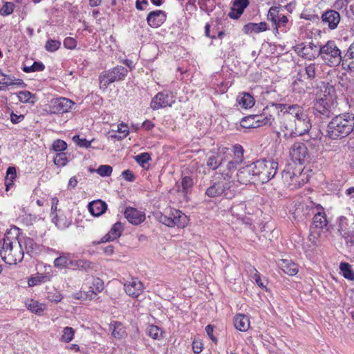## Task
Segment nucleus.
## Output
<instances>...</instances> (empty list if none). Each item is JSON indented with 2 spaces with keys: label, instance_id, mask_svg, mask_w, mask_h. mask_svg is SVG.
Listing matches in <instances>:
<instances>
[{
  "label": "nucleus",
  "instance_id": "1",
  "mask_svg": "<svg viewBox=\"0 0 354 354\" xmlns=\"http://www.w3.org/2000/svg\"><path fill=\"white\" fill-rule=\"evenodd\" d=\"M354 129V115L353 114H342L335 116L328 123L327 135L333 139L345 138Z\"/></svg>",
  "mask_w": 354,
  "mask_h": 354
},
{
  "label": "nucleus",
  "instance_id": "2",
  "mask_svg": "<svg viewBox=\"0 0 354 354\" xmlns=\"http://www.w3.org/2000/svg\"><path fill=\"white\" fill-rule=\"evenodd\" d=\"M0 257L7 264L15 265L24 258V250L21 243L16 239L4 237L0 249Z\"/></svg>",
  "mask_w": 354,
  "mask_h": 354
},
{
  "label": "nucleus",
  "instance_id": "3",
  "mask_svg": "<svg viewBox=\"0 0 354 354\" xmlns=\"http://www.w3.org/2000/svg\"><path fill=\"white\" fill-rule=\"evenodd\" d=\"M253 163L257 183H266L277 174L278 162L273 159H260Z\"/></svg>",
  "mask_w": 354,
  "mask_h": 354
},
{
  "label": "nucleus",
  "instance_id": "4",
  "mask_svg": "<svg viewBox=\"0 0 354 354\" xmlns=\"http://www.w3.org/2000/svg\"><path fill=\"white\" fill-rule=\"evenodd\" d=\"M310 128L311 123L308 116L279 125V132L286 138L303 136L308 133Z\"/></svg>",
  "mask_w": 354,
  "mask_h": 354
},
{
  "label": "nucleus",
  "instance_id": "5",
  "mask_svg": "<svg viewBox=\"0 0 354 354\" xmlns=\"http://www.w3.org/2000/svg\"><path fill=\"white\" fill-rule=\"evenodd\" d=\"M274 106L279 111V125L308 116L304 108L299 104H276Z\"/></svg>",
  "mask_w": 354,
  "mask_h": 354
},
{
  "label": "nucleus",
  "instance_id": "6",
  "mask_svg": "<svg viewBox=\"0 0 354 354\" xmlns=\"http://www.w3.org/2000/svg\"><path fill=\"white\" fill-rule=\"evenodd\" d=\"M319 57L329 66H337L342 60V51L333 40L319 46Z\"/></svg>",
  "mask_w": 354,
  "mask_h": 354
},
{
  "label": "nucleus",
  "instance_id": "7",
  "mask_svg": "<svg viewBox=\"0 0 354 354\" xmlns=\"http://www.w3.org/2000/svg\"><path fill=\"white\" fill-rule=\"evenodd\" d=\"M234 182L225 177L223 180L214 182L205 192V194L210 198L218 197L223 195L226 198H232L236 194Z\"/></svg>",
  "mask_w": 354,
  "mask_h": 354
},
{
  "label": "nucleus",
  "instance_id": "8",
  "mask_svg": "<svg viewBox=\"0 0 354 354\" xmlns=\"http://www.w3.org/2000/svg\"><path fill=\"white\" fill-rule=\"evenodd\" d=\"M127 73L128 70L122 66H116L110 70L104 71L99 76L100 86L106 88L110 84L124 80Z\"/></svg>",
  "mask_w": 354,
  "mask_h": 354
},
{
  "label": "nucleus",
  "instance_id": "9",
  "mask_svg": "<svg viewBox=\"0 0 354 354\" xmlns=\"http://www.w3.org/2000/svg\"><path fill=\"white\" fill-rule=\"evenodd\" d=\"M333 104L329 98L321 97L314 102V113L317 118L322 120L328 119L333 115Z\"/></svg>",
  "mask_w": 354,
  "mask_h": 354
},
{
  "label": "nucleus",
  "instance_id": "10",
  "mask_svg": "<svg viewBox=\"0 0 354 354\" xmlns=\"http://www.w3.org/2000/svg\"><path fill=\"white\" fill-rule=\"evenodd\" d=\"M176 101L175 96L171 92L165 91L158 93L151 100L150 106L156 110L160 108L171 106Z\"/></svg>",
  "mask_w": 354,
  "mask_h": 354
},
{
  "label": "nucleus",
  "instance_id": "11",
  "mask_svg": "<svg viewBox=\"0 0 354 354\" xmlns=\"http://www.w3.org/2000/svg\"><path fill=\"white\" fill-rule=\"evenodd\" d=\"M294 48L298 55L308 60H313L319 57V46L313 42H310L308 44L301 43L295 46Z\"/></svg>",
  "mask_w": 354,
  "mask_h": 354
},
{
  "label": "nucleus",
  "instance_id": "12",
  "mask_svg": "<svg viewBox=\"0 0 354 354\" xmlns=\"http://www.w3.org/2000/svg\"><path fill=\"white\" fill-rule=\"evenodd\" d=\"M290 156L295 163L304 164L308 156V149L303 142H295L290 149Z\"/></svg>",
  "mask_w": 354,
  "mask_h": 354
},
{
  "label": "nucleus",
  "instance_id": "13",
  "mask_svg": "<svg viewBox=\"0 0 354 354\" xmlns=\"http://www.w3.org/2000/svg\"><path fill=\"white\" fill-rule=\"evenodd\" d=\"M234 152L235 157L228 162L226 167L227 171L225 169L221 170L222 176L229 180L231 177L230 174L236 169L237 166L243 162V149L241 145L234 146Z\"/></svg>",
  "mask_w": 354,
  "mask_h": 354
},
{
  "label": "nucleus",
  "instance_id": "14",
  "mask_svg": "<svg viewBox=\"0 0 354 354\" xmlns=\"http://www.w3.org/2000/svg\"><path fill=\"white\" fill-rule=\"evenodd\" d=\"M328 221L324 212L315 213L313 223L310 227V236L314 238L319 237L321 232L327 227Z\"/></svg>",
  "mask_w": 354,
  "mask_h": 354
},
{
  "label": "nucleus",
  "instance_id": "15",
  "mask_svg": "<svg viewBox=\"0 0 354 354\" xmlns=\"http://www.w3.org/2000/svg\"><path fill=\"white\" fill-rule=\"evenodd\" d=\"M237 180L241 184L257 183L254 169V163L252 162L246 166L241 167L236 174Z\"/></svg>",
  "mask_w": 354,
  "mask_h": 354
},
{
  "label": "nucleus",
  "instance_id": "16",
  "mask_svg": "<svg viewBox=\"0 0 354 354\" xmlns=\"http://www.w3.org/2000/svg\"><path fill=\"white\" fill-rule=\"evenodd\" d=\"M340 19L339 12L331 9L324 11L321 16L322 22L324 25L327 26L330 30L336 29Z\"/></svg>",
  "mask_w": 354,
  "mask_h": 354
},
{
  "label": "nucleus",
  "instance_id": "17",
  "mask_svg": "<svg viewBox=\"0 0 354 354\" xmlns=\"http://www.w3.org/2000/svg\"><path fill=\"white\" fill-rule=\"evenodd\" d=\"M75 103L66 97H59L52 101V111L54 113H64L70 111Z\"/></svg>",
  "mask_w": 354,
  "mask_h": 354
},
{
  "label": "nucleus",
  "instance_id": "18",
  "mask_svg": "<svg viewBox=\"0 0 354 354\" xmlns=\"http://www.w3.org/2000/svg\"><path fill=\"white\" fill-rule=\"evenodd\" d=\"M83 288L86 295L93 299V295H96L104 289V283L100 278L93 277L91 281L87 279Z\"/></svg>",
  "mask_w": 354,
  "mask_h": 354
},
{
  "label": "nucleus",
  "instance_id": "19",
  "mask_svg": "<svg viewBox=\"0 0 354 354\" xmlns=\"http://www.w3.org/2000/svg\"><path fill=\"white\" fill-rule=\"evenodd\" d=\"M268 108L266 107V109H263V111L261 114L254 115L256 127L257 128V127H262L264 125H269L272 129L276 130V131L278 134H279L280 132L277 130V125L276 122H274V117L270 114H268L266 112L268 111Z\"/></svg>",
  "mask_w": 354,
  "mask_h": 354
},
{
  "label": "nucleus",
  "instance_id": "20",
  "mask_svg": "<svg viewBox=\"0 0 354 354\" xmlns=\"http://www.w3.org/2000/svg\"><path fill=\"white\" fill-rule=\"evenodd\" d=\"M167 19V14L165 11L157 10L150 12L147 17V21L151 28L160 27Z\"/></svg>",
  "mask_w": 354,
  "mask_h": 354
},
{
  "label": "nucleus",
  "instance_id": "21",
  "mask_svg": "<svg viewBox=\"0 0 354 354\" xmlns=\"http://www.w3.org/2000/svg\"><path fill=\"white\" fill-rule=\"evenodd\" d=\"M124 288L128 295L132 297H138L142 292L143 284L137 279H132L131 281L124 283Z\"/></svg>",
  "mask_w": 354,
  "mask_h": 354
},
{
  "label": "nucleus",
  "instance_id": "22",
  "mask_svg": "<svg viewBox=\"0 0 354 354\" xmlns=\"http://www.w3.org/2000/svg\"><path fill=\"white\" fill-rule=\"evenodd\" d=\"M126 218L133 225H139L145 219V213L133 207H127L124 211Z\"/></svg>",
  "mask_w": 354,
  "mask_h": 354
},
{
  "label": "nucleus",
  "instance_id": "23",
  "mask_svg": "<svg viewBox=\"0 0 354 354\" xmlns=\"http://www.w3.org/2000/svg\"><path fill=\"white\" fill-rule=\"evenodd\" d=\"M249 0H234L228 16L231 19H238L248 6Z\"/></svg>",
  "mask_w": 354,
  "mask_h": 354
},
{
  "label": "nucleus",
  "instance_id": "24",
  "mask_svg": "<svg viewBox=\"0 0 354 354\" xmlns=\"http://www.w3.org/2000/svg\"><path fill=\"white\" fill-rule=\"evenodd\" d=\"M0 91H5V86L17 85L20 87H25L26 84L21 79H16L13 76L4 74L0 71Z\"/></svg>",
  "mask_w": 354,
  "mask_h": 354
},
{
  "label": "nucleus",
  "instance_id": "25",
  "mask_svg": "<svg viewBox=\"0 0 354 354\" xmlns=\"http://www.w3.org/2000/svg\"><path fill=\"white\" fill-rule=\"evenodd\" d=\"M88 208L91 214L95 216L103 214L107 209V205L101 200L93 201L88 203Z\"/></svg>",
  "mask_w": 354,
  "mask_h": 354
},
{
  "label": "nucleus",
  "instance_id": "26",
  "mask_svg": "<svg viewBox=\"0 0 354 354\" xmlns=\"http://www.w3.org/2000/svg\"><path fill=\"white\" fill-rule=\"evenodd\" d=\"M122 230L123 228L122 223L117 222L113 225L110 231L102 238L101 241L98 242V243H104L118 239L121 236Z\"/></svg>",
  "mask_w": 354,
  "mask_h": 354
},
{
  "label": "nucleus",
  "instance_id": "27",
  "mask_svg": "<svg viewBox=\"0 0 354 354\" xmlns=\"http://www.w3.org/2000/svg\"><path fill=\"white\" fill-rule=\"evenodd\" d=\"M236 102L239 105L245 109L252 108L255 104V100L252 95L248 93H240L236 97Z\"/></svg>",
  "mask_w": 354,
  "mask_h": 354
},
{
  "label": "nucleus",
  "instance_id": "28",
  "mask_svg": "<svg viewBox=\"0 0 354 354\" xmlns=\"http://www.w3.org/2000/svg\"><path fill=\"white\" fill-rule=\"evenodd\" d=\"M278 266L284 273L290 276H294L298 272L297 266L290 260L281 259Z\"/></svg>",
  "mask_w": 354,
  "mask_h": 354
},
{
  "label": "nucleus",
  "instance_id": "29",
  "mask_svg": "<svg viewBox=\"0 0 354 354\" xmlns=\"http://www.w3.org/2000/svg\"><path fill=\"white\" fill-rule=\"evenodd\" d=\"M234 324L237 330L247 331L250 328V320L246 315L239 314L234 317Z\"/></svg>",
  "mask_w": 354,
  "mask_h": 354
},
{
  "label": "nucleus",
  "instance_id": "30",
  "mask_svg": "<svg viewBox=\"0 0 354 354\" xmlns=\"http://www.w3.org/2000/svg\"><path fill=\"white\" fill-rule=\"evenodd\" d=\"M267 29L268 25L266 22L248 23L244 26V31L246 34L259 33Z\"/></svg>",
  "mask_w": 354,
  "mask_h": 354
},
{
  "label": "nucleus",
  "instance_id": "31",
  "mask_svg": "<svg viewBox=\"0 0 354 354\" xmlns=\"http://www.w3.org/2000/svg\"><path fill=\"white\" fill-rule=\"evenodd\" d=\"M171 216L175 225L178 227H184L188 223L187 216L180 210L174 209Z\"/></svg>",
  "mask_w": 354,
  "mask_h": 354
},
{
  "label": "nucleus",
  "instance_id": "32",
  "mask_svg": "<svg viewBox=\"0 0 354 354\" xmlns=\"http://www.w3.org/2000/svg\"><path fill=\"white\" fill-rule=\"evenodd\" d=\"M109 330L112 335L118 339L123 338L126 335L124 327L120 322H113L109 325Z\"/></svg>",
  "mask_w": 354,
  "mask_h": 354
},
{
  "label": "nucleus",
  "instance_id": "33",
  "mask_svg": "<svg viewBox=\"0 0 354 354\" xmlns=\"http://www.w3.org/2000/svg\"><path fill=\"white\" fill-rule=\"evenodd\" d=\"M223 161V155L215 153L208 158L207 165L213 170L218 168Z\"/></svg>",
  "mask_w": 354,
  "mask_h": 354
},
{
  "label": "nucleus",
  "instance_id": "34",
  "mask_svg": "<svg viewBox=\"0 0 354 354\" xmlns=\"http://www.w3.org/2000/svg\"><path fill=\"white\" fill-rule=\"evenodd\" d=\"M339 269L344 278L349 280L354 279V271L352 269L351 265H350L348 263H340Z\"/></svg>",
  "mask_w": 354,
  "mask_h": 354
},
{
  "label": "nucleus",
  "instance_id": "35",
  "mask_svg": "<svg viewBox=\"0 0 354 354\" xmlns=\"http://www.w3.org/2000/svg\"><path fill=\"white\" fill-rule=\"evenodd\" d=\"M17 176L16 169L14 167H9L7 169L6 176L5 178V185L6 186V191L13 185V181Z\"/></svg>",
  "mask_w": 354,
  "mask_h": 354
},
{
  "label": "nucleus",
  "instance_id": "36",
  "mask_svg": "<svg viewBox=\"0 0 354 354\" xmlns=\"http://www.w3.org/2000/svg\"><path fill=\"white\" fill-rule=\"evenodd\" d=\"M28 309H29L31 312L35 313L38 315H41L44 310L46 309V305L44 304L39 303L35 300H30L27 304Z\"/></svg>",
  "mask_w": 354,
  "mask_h": 354
},
{
  "label": "nucleus",
  "instance_id": "37",
  "mask_svg": "<svg viewBox=\"0 0 354 354\" xmlns=\"http://www.w3.org/2000/svg\"><path fill=\"white\" fill-rule=\"evenodd\" d=\"M194 181L193 179L189 176H185L182 178L181 183H180V187L181 189L180 188V186H178V191L182 192L185 194L188 193L192 187H193Z\"/></svg>",
  "mask_w": 354,
  "mask_h": 354
},
{
  "label": "nucleus",
  "instance_id": "38",
  "mask_svg": "<svg viewBox=\"0 0 354 354\" xmlns=\"http://www.w3.org/2000/svg\"><path fill=\"white\" fill-rule=\"evenodd\" d=\"M57 203L58 199L56 197L52 198L51 199V210H52V221L53 223L56 225L59 228H62L65 227V224H62L58 220V216L57 214H54V212L57 211Z\"/></svg>",
  "mask_w": 354,
  "mask_h": 354
},
{
  "label": "nucleus",
  "instance_id": "39",
  "mask_svg": "<svg viewBox=\"0 0 354 354\" xmlns=\"http://www.w3.org/2000/svg\"><path fill=\"white\" fill-rule=\"evenodd\" d=\"M69 253H63L54 261V266L56 268H63L68 267V261L70 258Z\"/></svg>",
  "mask_w": 354,
  "mask_h": 354
},
{
  "label": "nucleus",
  "instance_id": "40",
  "mask_svg": "<svg viewBox=\"0 0 354 354\" xmlns=\"http://www.w3.org/2000/svg\"><path fill=\"white\" fill-rule=\"evenodd\" d=\"M274 25L276 26V29L277 30L281 29L282 32H286L289 25L288 17L286 15L281 14V15L278 17Z\"/></svg>",
  "mask_w": 354,
  "mask_h": 354
},
{
  "label": "nucleus",
  "instance_id": "41",
  "mask_svg": "<svg viewBox=\"0 0 354 354\" xmlns=\"http://www.w3.org/2000/svg\"><path fill=\"white\" fill-rule=\"evenodd\" d=\"M240 125L243 128H257L254 115H250L242 118L240 122Z\"/></svg>",
  "mask_w": 354,
  "mask_h": 354
},
{
  "label": "nucleus",
  "instance_id": "42",
  "mask_svg": "<svg viewBox=\"0 0 354 354\" xmlns=\"http://www.w3.org/2000/svg\"><path fill=\"white\" fill-rule=\"evenodd\" d=\"M75 330L71 328L66 326L63 329V334L61 337V341L68 343L71 342L74 337Z\"/></svg>",
  "mask_w": 354,
  "mask_h": 354
},
{
  "label": "nucleus",
  "instance_id": "43",
  "mask_svg": "<svg viewBox=\"0 0 354 354\" xmlns=\"http://www.w3.org/2000/svg\"><path fill=\"white\" fill-rule=\"evenodd\" d=\"M156 218L160 223L165 225L166 226L170 227L175 226V223H174L172 216H167L162 213H158L156 214Z\"/></svg>",
  "mask_w": 354,
  "mask_h": 354
},
{
  "label": "nucleus",
  "instance_id": "44",
  "mask_svg": "<svg viewBox=\"0 0 354 354\" xmlns=\"http://www.w3.org/2000/svg\"><path fill=\"white\" fill-rule=\"evenodd\" d=\"M45 66L42 62H35L31 66H25L23 68V71L25 73H30L35 71H42L44 69Z\"/></svg>",
  "mask_w": 354,
  "mask_h": 354
},
{
  "label": "nucleus",
  "instance_id": "45",
  "mask_svg": "<svg viewBox=\"0 0 354 354\" xmlns=\"http://www.w3.org/2000/svg\"><path fill=\"white\" fill-rule=\"evenodd\" d=\"M61 42L55 39H48L45 44V49L48 52H55L60 48Z\"/></svg>",
  "mask_w": 354,
  "mask_h": 354
},
{
  "label": "nucleus",
  "instance_id": "46",
  "mask_svg": "<svg viewBox=\"0 0 354 354\" xmlns=\"http://www.w3.org/2000/svg\"><path fill=\"white\" fill-rule=\"evenodd\" d=\"M15 4L12 2H5L0 9V15L7 16L13 12Z\"/></svg>",
  "mask_w": 354,
  "mask_h": 354
},
{
  "label": "nucleus",
  "instance_id": "47",
  "mask_svg": "<svg viewBox=\"0 0 354 354\" xmlns=\"http://www.w3.org/2000/svg\"><path fill=\"white\" fill-rule=\"evenodd\" d=\"M338 83L344 88L348 89L351 85V80L348 78V75L345 73H342L338 75L337 77Z\"/></svg>",
  "mask_w": 354,
  "mask_h": 354
},
{
  "label": "nucleus",
  "instance_id": "48",
  "mask_svg": "<svg viewBox=\"0 0 354 354\" xmlns=\"http://www.w3.org/2000/svg\"><path fill=\"white\" fill-rule=\"evenodd\" d=\"M318 66V64H316L315 63H311L305 67V71L306 74L308 77V79L313 80L315 77L316 75V69Z\"/></svg>",
  "mask_w": 354,
  "mask_h": 354
},
{
  "label": "nucleus",
  "instance_id": "49",
  "mask_svg": "<svg viewBox=\"0 0 354 354\" xmlns=\"http://www.w3.org/2000/svg\"><path fill=\"white\" fill-rule=\"evenodd\" d=\"M32 97H33V95L30 91H20L18 93L19 100L23 103H26V102L33 103L34 101L30 100Z\"/></svg>",
  "mask_w": 354,
  "mask_h": 354
},
{
  "label": "nucleus",
  "instance_id": "50",
  "mask_svg": "<svg viewBox=\"0 0 354 354\" xmlns=\"http://www.w3.org/2000/svg\"><path fill=\"white\" fill-rule=\"evenodd\" d=\"M93 268V264L91 261L88 260L80 259L77 266V269L88 272Z\"/></svg>",
  "mask_w": 354,
  "mask_h": 354
},
{
  "label": "nucleus",
  "instance_id": "51",
  "mask_svg": "<svg viewBox=\"0 0 354 354\" xmlns=\"http://www.w3.org/2000/svg\"><path fill=\"white\" fill-rule=\"evenodd\" d=\"M52 148L55 151L63 153L67 148V144L62 140H57L53 143Z\"/></svg>",
  "mask_w": 354,
  "mask_h": 354
},
{
  "label": "nucleus",
  "instance_id": "52",
  "mask_svg": "<svg viewBox=\"0 0 354 354\" xmlns=\"http://www.w3.org/2000/svg\"><path fill=\"white\" fill-rule=\"evenodd\" d=\"M24 244L25 245V248L27 253L32 252L36 250L37 245L35 243L34 240L31 238H25L24 241Z\"/></svg>",
  "mask_w": 354,
  "mask_h": 354
},
{
  "label": "nucleus",
  "instance_id": "53",
  "mask_svg": "<svg viewBox=\"0 0 354 354\" xmlns=\"http://www.w3.org/2000/svg\"><path fill=\"white\" fill-rule=\"evenodd\" d=\"M54 163L57 166H64L66 165L68 160L64 153H58L54 158Z\"/></svg>",
  "mask_w": 354,
  "mask_h": 354
},
{
  "label": "nucleus",
  "instance_id": "54",
  "mask_svg": "<svg viewBox=\"0 0 354 354\" xmlns=\"http://www.w3.org/2000/svg\"><path fill=\"white\" fill-rule=\"evenodd\" d=\"M345 57L349 59H352L353 62L348 65L349 70L352 71L354 69V41L350 45L345 55Z\"/></svg>",
  "mask_w": 354,
  "mask_h": 354
},
{
  "label": "nucleus",
  "instance_id": "55",
  "mask_svg": "<svg viewBox=\"0 0 354 354\" xmlns=\"http://www.w3.org/2000/svg\"><path fill=\"white\" fill-rule=\"evenodd\" d=\"M117 128L118 129L115 131H118L120 133L122 134V136H121L120 138H118V140H121L124 139L129 135V127L126 124L122 122L118 125Z\"/></svg>",
  "mask_w": 354,
  "mask_h": 354
},
{
  "label": "nucleus",
  "instance_id": "56",
  "mask_svg": "<svg viewBox=\"0 0 354 354\" xmlns=\"http://www.w3.org/2000/svg\"><path fill=\"white\" fill-rule=\"evenodd\" d=\"M113 169L110 165H101L97 169V172L101 176H110L112 173Z\"/></svg>",
  "mask_w": 354,
  "mask_h": 354
},
{
  "label": "nucleus",
  "instance_id": "57",
  "mask_svg": "<svg viewBox=\"0 0 354 354\" xmlns=\"http://www.w3.org/2000/svg\"><path fill=\"white\" fill-rule=\"evenodd\" d=\"M160 333V330L157 326L151 325L149 326L147 329V333L149 336H150L154 339L159 338Z\"/></svg>",
  "mask_w": 354,
  "mask_h": 354
},
{
  "label": "nucleus",
  "instance_id": "58",
  "mask_svg": "<svg viewBox=\"0 0 354 354\" xmlns=\"http://www.w3.org/2000/svg\"><path fill=\"white\" fill-rule=\"evenodd\" d=\"M73 140L77 142V145L81 147L89 148L91 145V141H88L85 138H80L79 136H73Z\"/></svg>",
  "mask_w": 354,
  "mask_h": 354
},
{
  "label": "nucleus",
  "instance_id": "59",
  "mask_svg": "<svg viewBox=\"0 0 354 354\" xmlns=\"http://www.w3.org/2000/svg\"><path fill=\"white\" fill-rule=\"evenodd\" d=\"M151 159L150 155L148 153H142L135 157L136 161L140 165L148 162Z\"/></svg>",
  "mask_w": 354,
  "mask_h": 354
},
{
  "label": "nucleus",
  "instance_id": "60",
  "mask_svg": "<svg viewBox=\"0 0 354 354\" xmlns=\"http://www.w3.org/2000/svg\"><path fill=\"white\" fill-rule=\"evenodd\" d=\"M281 14H279V11L277 10V8L272 7L268 11V18L269 20L272 21L274 24H275L278 17Z\"/></svg>",
  "mask_w": 354,
  "mask_h": 354
},
{
  "label": "nucleus",
  "instance_id": "61",
  "mask_svg": "<svg viewBox=\"0 0 354 354\" xmlns=\"http://www.w3.org/2000/svg\"><path fill=\"white\" fill-rule=\"evenodd\" d=\"M64 46L68 49H74L77 46V41L73 37H66L64 40Z\"/></svg>",
  "mask_w": 354,
  "mask_h": 354
},
{
  "label": "nucleus",
  "instance_id": "62",
  "mask_svg": "<svg viewBox=\"0 0 354 354\" xmlns=\"http://www.w3.org/2000/svg\"><path fill=\"white\" fill-rule=\"evenodd\" d=\"M245 205L243 203H239L236 205H233L232 207L230 208V211L232 214H236L237 216L240 215L241 214L239 212H244Z\"/></svg>",
  "mask_w": 354,
  "mask_h": 354
},
{
  "label": "nucleus",
  "instance_id": "63",
  "mask_svg": "<svg viewBox=\"0 0 354 354\" xmlns=\"http://www.w3.org/2000/svg\"><path fill=\"white\" fill-rule=\"evenodd\" d=\"M45 278L44 276H37L31 277L28 279V283L29 286H37L41 282L43 281V279Z\"/></svg>",
  "mask_w": 354,
  "mask_h": 354
},
{
  "label": "nucleus",
  "instance_id": "64",
  "mask_svg": "<svg viewBox=\"0 0 354 354\" xmlns=\"http://www.w3.org/2000/svg\"><path fill=\"white\" fill-rule=\"evenodd\" d=\"M122 176L129 182H133L135 180V176L129 169H126L122 172Z\"/></svg>",
  "mask_w": 354,
  "mask_h": 354
}]
</instances>
